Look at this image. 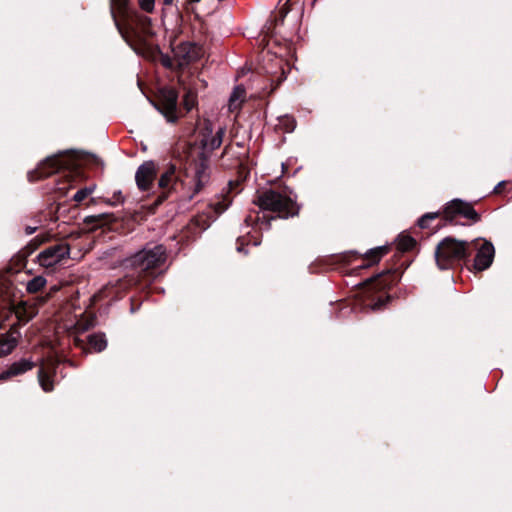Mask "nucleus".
Returning a JSON list of instances; mask_svg holds the SVG:
<instances>
[{
  "mask_svg": "<svg viewBox=\"0 0 512 512\" xmlns=\"http://www.w3.org/2000/svg\"><path fill=\"white\" fill-rule=\"evenodd\" d=\"M254 203L262 210L277 213L281 218L294 216L298 212L295 202L290 197L274 190L259 192Z\"/></svg>",
  "mask_w": 512,
  "mask_h": 512,
  "instance_id": "f257e3e1",
  "label": "nucleus"
},
{
  "mask_svg": "<svg viewBox=\"0 0 512 512\" xmlns=\"http://www.w3.org/2000/svg\"><path fill=\"white\" fill-rule=\"evenodd\" d=\"M467 256V242L458 241L450 237L443 239L435 251L436 263L440 269H449Z\"/></svg>",
  "mask_w": 512,
  "mask_h": 512,
  "instance_id": "f03ea898",
  "label": "nucleus"
},
{
  "mask_svg": "<svg viewBox=\"0 0 512 512\" xmlns=\"http://www.w3.org/2000/svg\"><path fill=\"white\" fill-rule=\"evenodd\" d=\"M166 260V250L162 245L144 248L131 258V265L141 271L154 269Z\"/></svg>",
  "mask_w": 512,
  "mask_h": 512,
  "instance_id": "7ed1b4c3",
  "label": "nucleus"
},
{
  "mask_svg": "<svg viewBox=\"0 0 512 512\" xmlns=\"http://www.w3.org/2000/svg\"><path fill=\"white\" fill-rule=\"evenodd\" d=\"M178 94L172 88H162L158 94L157 109L166 118L168 122L174 123L178 120Z\"/></svg>",
  "mask_w": 512,
  "mask_h": 512,
  "instance_id": "20e7f679",
  "label": "nucleus"
},
{
  "mask_svg": "<svg viewBox=\"0 0 512 512\" xmlns=\"http://www.w3.org/2000/svg\"><path fill=\"white\" fill-rule=\"evenodd\" d=\"M73 166V159L70 155L60 154L51 156L38 165L37 170L34 171V177H47L62 169H70Z\"/></svg>",
  "mask_w": 512,
  "mask_h": 512,
  "instance_id": "39448f33",
  "label": "nucleus"
},
{
  "mask_svg": "<svg viewBox=\"0 0 512 512\" xmlns=\"http://www.w3.org/2000/svg\"><path fill=\"white\" fill-rule=\"evenodd\" d=\"M443 216L448 221H453L456 217L461 216L473 222H477L480 217L473 206L460 199H453L445 205Z\"/></svg>",
  "mask_w": 512,
  "mask_h": 512,
  "instance_id": "423d86ee",
  "label": "nucleus"
},
{
  "mask_svg": "<svg viewBox=\"0 0 512 512\" xmlns=\"http://www.w3.org/2000/svg\"><path fill=\"white\" fill-rule=\"evenodd\" d=\"M68 255V245L65 243H59L44 249L38 255L37 259L41 266L49 268L61 262Z\"/></svg>",
  "mask_w": 512,
  "mask_h": 512,
  "instance_id": "0eeeda50",
  "label": "nucleus"
},
{
  "mask_svg": "<svg viewBox=\"0 0 512 512\" xmlns=\"http://www.w3.org/2000/svg\"><path fill=\"white\" fill-rule=\"evenodd\" d=\"M495 255L494 246L490 242H483L478 248L474 259V268L477 271H483L490 267Z\"/></svg>",
  "mask_w": 512,
  "mask_h": 512,
  "instance_id": "6e6552de",
  "label": "nucleus"
},
{
  "mask_svg": "<svg viewBox=\"0 0 512 512\" xmlns=\"http://www.w3.org/2000/svg\"><path fill=\"white\" fill-rule=\"evenodd\" d=\"M156 176V167L152 161L143 163L137 169L135 179L139 189L147 190L150 188Z\"/></svg>",
  "mask_w": 512,
  "mask_h": 512,
  "instance_id": "1a4fd4ad",
  "label": "nucleus"
},
{
  "mask_svg": "<svg viewBox=\"0 0 512 512\" xmlns=\"http://www.w3.org/2000/svg\"><path fill=\"white\" fill-rule=\"evenodd\" d=\"M56 362L49 360L42 363L38 373L39 384L45 392H50L54 388L53 375L55 373Z\"/></svg>",
  "mask_w": 512,
  "mask_h": 512,
  "instance_id": "9d476101",
  "label": "nucleus"
},
{
  "mask_svg": "<svg viewBox=\"0 0 512 512\" xmlns=\"http://www.w3.org/2000/svg\"><path fill=\"white\" fill-rule=\"evenodd\" d=\"M20 333L15 326L0 339V356L9 354L16 346Z\"/></svg>",
  "mask_w": 512,
  "mask_h": 512,
  "instance_id": "9b49d317",
  "label": "nucleus"
},
{
  "mask_svg": "<svg viewBox=\"0 0 512 512\" xmlns=\"http://www.w3.org/2000/svg\"><path fill=\"white\" fill-rule=\"evenodd\" d=\"M32 367L31 362L29 361H20L12 364L6 371L0 373V380H6L12 376H16L22 374Z\"/></svg>",
  "mask_w": 512,
  "mask_h": 512,
  "instance_id": "f8f14e48",
  "label": "nucleus"
},
{
  "mask_svg": "<svg viewBox=\"0 0 512 512\" xmlns=\"http://www.w3.org/2000/svg\"><path fill=\"white\" fill-rule=\"evenodd\" d=\"M193 180L195 182V193H198L208 181L207 167L204 163L197 164L193 172Z\"/></svg>",
  "mask_w": 512,
  "mask_h": 512,
  "instance_id": "ddd939ff",
  "label": "nucleus"
},
{
  "mask_svg": "<svg viewBox=\"0 0 512 512\" xmlns=\"http://www.w3.org/2000/svg\"><path fill=\"white\" fill-rule=\"evenodd\" d=\"M246 98V91L242 86H236L229 98V110H238Z\"/></svg>",
  "mask_w": 512,
  "mask_h": 512,
  "instance_id": "4468645a",
  "label": "nucleus"
},
{
  "mask_svg": "<svg viewBox=\"0 0 512 512\" xmlns=\"http://www.w3.org/2000/svg\"><path fill=\"white\" fill-rule=\"evenodd\" d=\"M224 134H225V129L220 127L216 131L215 135H213L211 137H205L202 140V145H203L204 149L212 151V150L219 148L222 144Z\"/></svg>",
  "mask_w": 512,
  "mask_h": 512,
  "instance_id": "2eb2a0df",
  "label": "nucleus"
},
{
  "mask_svg": "<svg viewBox=\"0 0 512 512\" xmlns=\"http://www.w3.org/2000/svg\"><path fill=\"white\" fill-rule=\"evenodd\" d=\"M88 343L95 352H102L107 347V340L102 333L89 335Z\"/></svg>",
  "mask_w": 512,
  "mask_h": 512,
  "instance_id": "dca6fc26",
  "label": "nucleus"
},
{
  "mask_svg": "<svg viewBox=\"0 0 512 512\" xmlns=\"http://www.w3.org/2000/svg\"><path fill=\"white\" fill-rule=\"evenodd\" d=\"M415 244L414 238L407 234L399 235L396 241L397 249L402 252L411 250Z\"/></svg>",
  "mask_w": 512,
  "mask_h": 512,
  "instance_id": "f3484780",
  "label": "nucleus"
},
{
  "mask_svg": "<svg viewBox=\"0 0 512 512\" xmlns=\"http://www.w3.org/2000/svg\"><path fill=\"white\" fill-rule=\"evenodd\" d=\"M388 252V249L384 246L376 247L369 250L365 254V258L372 263H378L380 259Z\"/></svg>",
  "mask_w": 512,
  "mask_h": 512,
  "instance_id": "a211bd4d",
  "label": "nucleus"
},
{
  "mask_svg": "<svg viewBox=\"0 0 512 512\" xmlns=\"http://www.w3.org/2000/svg\"><path fill=\"white\" fill-rule=\"evenodd\" d=\"M197 104H198L197 94L192 89H189L183 97L184 108L186 109L187 112H189L193 108H195L197 106Z\"/></svg>",
  "mask_w": 512,
  "mask_h": 512,
  "instance_id": "6ab92c4d",
  "label": "nucleus"
},
{
  "mask_svg": "<svg viewBox=\"0 0 512 512\" xmlns=\"http://www.w3.org/2000/svg\"><path fill=\"white\" fill-rule=\"evenodd\" d=\"M94 190H95V185L80 189L75 193L73 199H74V201L80 203L81 201L86 199L89 195H91L94 192Z\"/></svg>",
  "mask_w": 512,
  "mask_h": 512,
  "instance_id": "aec40b11",
  "label": "nucleus"
},
{
  "mask_svg": "<svg viewBox=\"0 0 512 512\" xmlns=\"http://www.w3.org/2000/svg\"><path fill=\"white\" fill-rule=\"evenodd\" d=\"M439 217V213L438 212H433V213H427L425 215H423L419 221H418V225L421 227V228H427L428 225H429V222L432 221V220H435L436 218Z\"/></svg>",
  "mask_w": 512,
  "mask_h": 512,
  "instance_id": "412c9836",
  "label": "nucleus"
},
{
  "mask_svg": "<svg viewBox=\"0 0 512 512\" xmlns=\"http://www.w3.org/2000/svg\"><path fill=\"white\" fill-rule=\"evenodd\" d=\"M174 174V170L170 169L167 172H165L159 179V186L162 188L168 187L171 183L172 177Z\"/></svg>",
  "mask_w": 512,
  "mask_h": 512,
  "instance_id": "4be33fe9",
  "label": "nucleus"
},
{
  "mask_svg": "<svg viewBox=\"0 0 512 512\" xmlns=\"http://www.w3.org/2000/svg\"><path fill=\"white\" fill-rule=\"evenodd\" d=\"M154 0H139L140 7L146 12H152L154 9Z\"/></svg>",
  "mask_w": 512,
  "mask_h": 512,
  "instance_id": "5701e85b",
  "label": "nucleus"
},
{
  "mask_svg": "<svg viewBox=\"0 0 512 512\" xmlns=\"http://www.w3.org/2000/svg\"><path fill=\"white\" fill-rule=\"evenodd\" d=\"M26 303H23V306L13 307V312L15 313L17 319L21 321L24 318V314L26 313Z\"/></svg>",
  "mask_w": 512,
  "mask_h": 512,
  "instance_id": "b1692460",
  "label": "nucleus"
},
{
  "mask_svg": "<svg viewBox=\"0 0 512 512\" xmlns=\"http://www.w3.org/2000/svg\"><path fill=\"white\" fill-rule=\"evenodd\" d=\"M45 284H46V280L43 277H41V276L34 277V292L39 290L40 288L44 287Z\"/></svg>",
  "mask_w": 512,
  "mask_h": 512,
  "instance_id": "393cba45",
  "label": "nucleus"
},
{
  "mask_svg": "<svg viewBox=\"0 0 512 512\" xmlns=\"http://www.w3.org/2000/svg\"><path fill=\"white\" fill-rule=\"evenodd\" d=\"M112 6H116L119 10L126 6L127 0H111Z\"/></svg>",
  "mask_w": 512,
  "mask_h": 512,
  "instance_id": "a878e982",
  "label": "nucleus"
},
{
  "mask_svg": "<svg viewBox=\"0 0 512 512\" xmlns=\"http://www.w3.org/2000/svg\"><path fill=\"white\" fill-rule=\"evenodd\" d=\"M26 289L27 291H32V280L27 281Z\"/></svg>",
  "mask_w": 512,
  "mask_h": 512,
  "instance_id": "bb28decb",
  "label": "nucleus"
},
{
  "mask_svg": "<svg viewBox=\"0 0 512 512\" xmlns=\"http://www.w3.org/2000/svg\"><path fill=\"white\" fill-rule=\"evenodd\" d=\"M76 329H77L78 331H80V332H82V331H83L82 321H80V322H78V323L76 324Z\"/></svg>",
  "mask_w": 512,
  "mask_h": 512,
  "instance_id": "cd10ccee",
  "label": "nucleus"
},
{
  "mask_svg": "<svg viewBox=\"0 0 512 512\" xmlns=\"http://www.w3.org/2000/svg\"><path fill=\"white\" fill-rule=\"evenodd\" d=\"M505 182H500L497 187L495 188V192L498 193L500 192V189H502V186L504 185Z\"/></svg>",
  "mask_w": 512,
  "mask_h": 512,
  "instance_id": "c85d7f7f",
  "label": "nucleus"
},
{
  "mask_svg": "<svg viewBox=\"0 0 512 512\" xmlns=\"http://www.w3.org/2000/svg\"><path fill=\"white\" fill-rule=\"evenodd\" d=\"M505 182H500L497 187L495 188V192L498 193L500 192V189H502V186L504 185Z\"/></svg>",
  "mask_w": 512,
  "mask_h": 512,
  "instance_id": "c756f323",
  "label": "nucleus"
},
{
  "mask_svg": "<svg viewBox=\"0 0 512 512\" xmlns=\"http://www.w3.org/2000/svg\"><path fill=\"white\" fill-rule=\"evenodd\" d=\"M174 0H163L164 5H171Z\"/></svg>",
  "mask_w": 512,
  "mask_h": 512,
  "instance_id": "7c9ffc66",
  "label": "nucleus"
},
{
  "mask_svg": "<svg viewBox=\"0 0 512 512\" xmlns=\"http://www.w3.org/2000/svg\"><path fill=\"white\" fill-rule=\"evenodd\" d=\"M75 344L77 346H81L82 345V341L79 338H75Z\"/></svg>",
  "mask_w": 512,
  "mask_h": 512,
  "instance_id": "2f4dec72",
  "label": "nucleus"
},
{
  "mask_svg": "<svg viewBox=\"0 0 512 512\" xmlns=\"http://www.w3.org/2000/svg\"><path fill=\"white\" fill-rule=\"evenodd\" d=\"M226 209V206H221L220 208H216L217 212H222Z\"/></svg>",
  "mask_w": 512,
  "mask_h": 512,
  "instance_id": "473e14b6",
  "label": "nucleus"
},
{
  "mask_svg": "<svg viewBox=\"0 0 512 512\" xmlns=\"http://www.w3.org/2000/svg\"><path fill=\"white\" fill-rule=\"evenodd\" d=\"M200 0H187V4H194L199 2Z\"/></svg>",
  "mask_w": 512,
  "mask_h": 512,
  "instance_id": "72a5a7b5",
  "label": "nucleus"
},
{
  "mask_svg": "<svg viewBox=\"0 0 512 512\" xmlns=\"http://www.w3.org/2000/svg\"><path fill=\"white\" fill-rule=\"evenodd\" d=\"M26 232H27L28 234L32 233V228L28 226V227L26 228Z\"/></svg>",
  "mask_w": 512,
  "mask_h": 512,
  "instance_id": "f704fd0d",
  "label": "nucleus"
},
{
  "mask_svg": "<svg viewBox=\"0 0 512 512\" xmlns=\"http://www.w3.org/2000/svg\"><path fill=\"white\" fill-rule=\"evenodd\" d=\"M40 235H36V237H34V246L36 245V242L38 241Z\"/></svg>",
  "mask_w": 512,
  "mask_h": 512,
  "instance_id": "c9c22d12",
  "label": "nucleus"
},
{
  "mask_svg": "<svg viewBox=\"0 0 512 512\" xmlns=\"http://www.w3.org/2000/svg\"><path fill=\"white\" fill-rule=\"evenodd\" d=\"M27 176H28V178H30L31 177V172H28Z\"/></svg>",
  "mask_w": 512,
  "mask_h": 512,
  "instance_id": "e433bc0d",
  "label": "nucleus"
}]
</instances>
